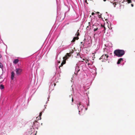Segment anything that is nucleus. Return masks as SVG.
<instances>
[{"instance_id":"obj_13","label":"nucleus","mask_w":135,"mask_h":135,"mask_svg":"<svg viewBox=\"0 0 135 135\" xmlns=\"http://www.w3.org/2000/svg\"><path fill=\"white\" fill-rule=\"evenodd\" d=\"M42 115V113L41 112H40V113L39 115L40 119H39V118H38V119H41V116Z\"/></svg>"},{"instance_id":"obj_3","label":"nucleus","mask_w":135,"mask_h":135,"mask_svg":"<svg viewBox=\"0 0 135 135\" xmlns=\"http://www.w3.org/2000/svg\"><path fill=\"white\" fill-rule=\"evenodd\" d=\"M73 52L72 51L71 52H70L69 53H67L66 54V55L64 57H63V61L61 63V65L59 67V68L60 69V67H61L63 66V65L65 64L66 62V60L68 59L69 57H70L71 54H72Z\"/></svg>"},{"instance_id":"obj_29","label":"nucleus","mask_w":135,"mask_h":135,"mask_svg":"<svg viewBox=\"0 0 135 135\" xmlns=\"http://www.w3.org/2000/svg\"><path fill=\"white\" fill-rule=\"evenodd\" d=\"M56 85V84H54V85Z\"/></svg>"},{"instance_id":"obj_5","label":"nucleus","mask_w":135,"mask_h":135,"mask_svg":"<svg viewBox=\"0 0 135 135\" xmlns=\"http://www.w3.org/2000/svg\"><path fill=\"white\" fill-rule=\"evenodd\" d=\"M22 71V69L20 68H17L16 70V72L17 75H18L21 74Z\"/></svg>"},{"instance_id":"obj_14","label":"nucleus","mask_w":135,"mask_h":135,"mask_svg":"<svg viewBox=\"0 0 135 135\" xmlns=\"http://www.w3.org/2000/svg\"><path fill=\"white\" fill-rule=\"evenodd\" d=\"M81 105L80 103H78V109H80V106Z\"/></svg>"},{"instance_id":"obj_32","label":"nucleus","mask_w":135,"mask_h":135,"mask_svg":"<svg viewBox=\"0 0 135 135\" xmlns=\"http://www.w3.org/2000/svg\"><path fill=\"white\" fill-rule=\"evenodd\" d=\"M91 16H90V17Z\"/></svg>"},{"instance_id":"obj_31","label":"nucleus","mask_w":135,"mask_h":135,"mask_svg":"<svg viewBox=\"0 0 135 135\" xmlns=\"http://www.w3.org/2000/svg\"><path fill=\"white\" fill-rule=\"evenodd\" d=\"M36 128H37V126L36 127Z\"/></svg>"},{"instance_id":"obj_10","label":"nucleus","mask_w":135,"mask_h":135,"mask_svg":"<svg viewBox=\"0 0 135 135\" xmlns=\"http://www.w3.org/2000/svg\"><path fill=\"white\" fill-rule=\"evenodd\" d=\"M123 61V58H120L118 60V62H117V64H120L121 62Z\"/></svg>"},{"instance_id":"obj_25","label":"nucleus","mask_w":135,"mask_h":135,"mask_svg":"<svg viewBox=\"0 0 135 135\" xmlns=\"http://www.w3.org/2000/svg\"><path fill=\"white\" fill-rule=\"evenodd\" d=\"M2 57V56L1 55V54H0V58H1Z\"/></svg>"},{"instance_id":"obj_9","label":"nucleus","mask_w":135,"mask_h":135,"mask_svg":"<svg viewBox=\"0 0 135 135\" xmlns=\"http://www.w3.org/2000/svg\"><path fill=\"white\" fill-rule=\"evenodd\" d=\"M79 38L78 37H74L73 40L71 41V42H74L76 40H78Z\"/></svg>"},{"instance_id":"obj_18","label":"nucleus","mask_w":135,"mask_h":135,"mask_svg":"<svg viewBox=\"0 0 135 135\" xmlns=\"http://www.w3.org/2000/svg\"><path fill=\"white\" fill-rule=\"evenodd\" d=\"M3 67V65L0 62V68H2Z\"/></svg>"},{"instance_id":"obj_6","label":"nucleus","mask_w":135,"mask_h":135,"mask_svg":"<svg viewBox=\"0 0 135 135\" xmlns=\"http://www.w3.org/2000/svg\"><path fill=\"white\" fill-rule=\"evenodd\" d=\"M80 70L79 69V67L78 66H76L75 67V74H76V75H78V72L80 71Z\"/></svg>"},{"instance_id":"obj_1","label":"nucleus","mask_w":135,"mask_h":135,"mask_svg":"<svg viewBox=\"0 0 135 135\" xmlns=\"http://www.w3.org/2000/svg\"><path fill=\"white\" fill-rule=\"evenodd\" d=\"M125 54V51L123 50H116L114 51V54L115 55L118 57H121L123 56Z\"/></svg>"},{"instance_id":"obj_15","label":"nucleus","mask_w":135,"mask_h":135,"mask_svg":"<svg viewBox=\"0 0 135 135\" xmlns=\"http://www.w3.org/2000/svg\"><path fill=\"white\" fill-rule=\"evenodd\" d=\"M79 31V30H78V31L77 32V34H76V35L77 36V37H78V36H79L80 35V34L79 32H78V31Z\"/></svg>"},{"instance_id":"obj_24","label":"nucleus","mask_w":135,"mask_h":135,"mask_svg":"<svg viewBox=\"0 0 135 135\" xmlns=\"http://www.w3.org/2000/svg\"><path fill=\"white\" fill-rule=\"evenodd\" d=\"M58 62L59 63H60V61H58Z\"/></svg>"},{"instance_id":"obj_26","label":"nucleus","mask_w":135,"mask_h":135,"mask_svg":"<svg viewBox=\"0 0 135 135\" xmlns=\"http://www.w3.org/2000/svg\"><path fill=\"white\" fill-rule=\"evenodd\" d=\"M131 5L132 7H133V4H131Z\"/></svg>"},{"instance_id":"obj_17","label":"nucleus","mask_w":135,"mask_h":135,"mask_svg":"<svg viewBox=\"0 0 135 135\" xmlns=\"http://www.w3.org/2000/svg\"><path fill=\"white\" fill-rule=\"evenodd\" d=\"M128 3H130L132 2L131 0H127Z\"/></svg>"},{"instance_id":"obj_11","label":"nucleus","mask_w":135,"mask_h":135,"mask_svg":"<svg viewBox=\"0 0 135 135\" xmlns=\"http://www.w3.org/2000/svg\"><path fill=\"white\" fill-rule=\"evenodd\" d=\"M19 61V60L18 59H15L13 61V63L16 64Z\"/></svg>"},{"instance_id":"obj_7","label":"nucleus","mask_w":135,"mask_h":135,"mask_svg":"<svg viewBox=\"0 0 135 135\" xmlns=\"http://www.w3.org/2000/svg\"><path fill=\"white\" fill-rule=\"evenodd\" d=\"M11 80H13L14 79V78L15 76V73L13 71H12L11 73Z\"/></svg>"},{"instance_id":"obj_20","label":"nucleus","mask_w":135,"mask_h":135,"mask_svg":"<svg viewBox=\"0 0 135 135\" xmlns=\"http://www.w3.org/2000/svg\"><path fill=\"white\" fill-rule=\"evenodd\" d=\"M98 28H95L94 30V31H96L98 30Z\"/></svg>"},{"instance_id":"obj_2","label":"nucleus","mask_w":135,"mask_h":135,"mask_svg":"<svg viewBox=\"0 0 135 135\" xmlns=\"http://www.w3.org/2000/svg\"><path fill=\"white\" fill-rule=\"evenodd\" d=\"M73 52L72 51L71 52H70L69 53H67L66 54V55L64 57H63V61L61 63V65L59 67V68L60 69V67H61L63 66V65L65 64L66 62V60L68 59L69 57H70L71 54H72Z\"/></svg>"},{"instance_id":"obj_30","label":"nucleus","mask_w":135,"mask_h":135,"mask_svg":"<svg viewBox=\"0 0 135 135\" xmlns=\"http://www.w3.org/2000/svg\"><path fill=\"white\" fill-rule=\"evenodd\" d=\"M38 118V117H37V118Z\"/></svg>"},{"instance_id":"obj_22","label":"nucleus","mask_w":135,"mask_h":135,"mask_svg":"<svg viewBox=\"0 0 135 135\" xmlns=\"http://www.w3.org/2000/svg\"><path fill=\"white\" fill-rule=\"evenodd\" d=\"M85 2L87 4H88V3L87 2V0H85Z\"/></svg>"},{"instance_id":"obj_4","label":"nucleus","mask_w":135,"mask_h":135,"mask_svg":"<svg viewBox=\"0 0 135 135\" xmlns=\"http://www.w3.org/2000/svg\"><path fill=\"white\" fill-rule=\"evenodd\" d=\"M109 56L107 54L103 55L100 57V59H102L103 60H107Z\"/></svg>"},{"instance_id":"obj_16","label":"nucleus","mask_w":135,"mask_h":135,"mask_svg":"<svg viewBox=\"0 0 135 135\" xmlns=\"http://www.w3.org/2000/svg\"><path fill=\"white\" fill-rule=\"evenodd\" d=\"M70 97L71 98L72 102H73V97H72V95H70Z\"/></svg>"},{"instance_id":"obj_12","label":"nucleus","mask_w":135,"mask_h":135,"mask_svg":"<svg viewBox=\"0 0 135 135\" xmlns=\"http://www.w3.org/2000/svg\"><path fill=\"white\" fill-rule=\"evenodd\" d=\"M4 88V86L2 84V85H0V89H3Z\"/></svg>"},{"instance_id":"obj_23","label":"nucleus","mask_w":135,"mask_h":135,"mask_svg":"<svg viewBox=\"0 0 135 135\" xmlns=\"http://www.w3.org/2000/svg\"><path fill=\"white\" fill-rule=\"evenodd\" d=\"M95 14L94 12H92L91 13V15H94Z\"/></svg>"},{"instance_id":"obj_19","label":"nucleus","mask_w":135,"mask_h":135,"mask_svg":"<svg viewBox=\"0 0 135 135\" xmlns=\"http://www.w3.org/2000/svg\"><path fill=\"white\" fill-rule=\"evenodd\" d=\"M113 4L114 6V7H115V6L116 5V3H115V2H114V3H113Z\"/></svg>"},{"instance_id":"obj_28","label":"nucleus","mask_w":135,"mask_h":135,"mask_svg":"<svg viewBox=\"0 0 135 135\" xmlns=\"http://www.w3.org/2000/svg\"><path fill=\"white\" fill-rule=\"evenodd\" d=\"M106 0H103L104 1H106Z\"/></svg>"},{"instance_id":"obj_33","label":"nucleus","mask_w":135,"mask_h":135,"mask_svg":"<svg viewBox=\"0 0 135 135\" xmlns=\"http://www.w3.org/2000/svg\"><path fill=\"white\" fill-rule=\"evenodd\" d=\"M89 23H90V22H89Z\"/></svg>"},{"instance_id":"obj_21","label":"nucleus","mask_w":135,"mask_h":135,"mask_svg":"<svg viewBox=\"0 0 135 135\" xmlns=\"http://www.w3.org/2000/svg\"><path fill=\"white\" fill-rule=\"evenodd\" d=\"M101 15L102 14H100V15H98V17L99 18H101Z\"/></svg>"},{"instance_id":"obj_8","label":"nucleus","mask_w":135,"mask_h":135,"mask_svg":"<svg viewBox=\"0 0 135 135\" xmlns=\"http://www.w3.org/2000/svg\"><path fill=\"white\" fill-rule=\"evenodd\" d=\"M39 124V123H38L36 120H35L33 122V126H36V125L38 126Z\"/></svg>"},{"instance_id":"obj_27","label":"nucleus","mask_w":135,"mask_h":135,"mask_svg":"<svg viewBox=\"0 0 135 135\" xmlns=\"http://www.w3.org/2000/svg\"><path fill=\"white\" fill-rule=\"evenodd\" d=\"M97 13H98V14H99V12H97Z\"/></svg>"}]
</instances>
